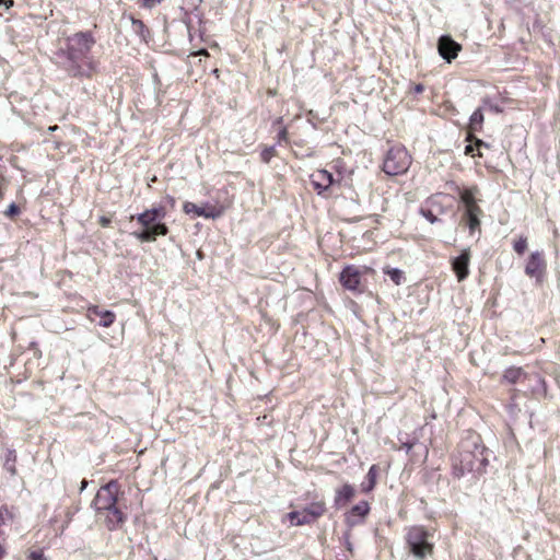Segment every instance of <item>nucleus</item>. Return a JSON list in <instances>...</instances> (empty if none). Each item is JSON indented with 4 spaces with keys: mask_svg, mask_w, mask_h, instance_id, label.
<instances>
[{
    "mask_svg": "<svg viewBox=\"0 0 560 560\" xmlns=\"http://www.w3.org/2000/svg\"><path fill=\"white\" fill-rule=\"evenodd\" d=\"M523 376H525V372L521 368H509L505 370L503 374V380L510 384L517 383Z\"/></svg>",
    "mask_w": 560,
    "mask_h": 560,
    "instance_id": "obj_22",
    "label": "nucleus"
},
{
    "mask_svg": "<svg viewBox=\"0 0 560 560\" xmlns=\"http://www.w3.org/2000/svg\"><path fill=\"white\" fill-rule=\"evenodd\" d=\"M481 147H487V144L483 141L477 139L476 142H475V145L474 144L466 145L465 153L466 154H474L475 148H477L479 150Z\"/></svg>",
    "mask_w": 560,
    "mask_h": 560,
    "instance_id": "obj_28",
    "label": "nucleus"
},
{
    "mask_svg": "<svg viewBox=\"0 0 560 560\" xmlns=\"http://www.w3.org/2000/svg\"><path fill=\"white\" fill-rule=\"evenodd\" d=\"M285 135H287V131H285V130H282V131L280 132V137H281V138H283V139L285 138Z\"/></svg>",
    "mask_w": 560,
    "mask_h": 560,
    "instance_id": "obj_40",
    "label": "nucleus"
},
{
    "mask_svg": "<svg viewBox=\"0 0 560 560\" xmlns=\"http://www.w3.org/2000/svg\"><path fill=\"white\" fill-rule=\"evenodd\" d=\"M141 5L147 9H152L156 4V0H139Z\"/></svg>",
    "mask_w": 560,
    "mask_h": 560,
    "instance_id": "obj_33",
    "label": "nucleus"
},
{
    "mask_svg": "<svg viewBox=\"0 0 560 560\" xmlns=\"http://www.w3.org/2000/svg\"><path fill=\"white\" fill-rule=\"evenodd\" d=\"M305 510L307 512L308 518L314 522L325 513L326 508L323 501H318L311 503L307 508H305Z\"/></svg>",
    "mask_w": 560,
    "mask_h": 560,
    "instance_id": "obj_21",
    "label": "nucleus"
},
{
    "mask_svg": "<svg viewBox=\"0 0 560 560\" xmlns=\"http://www.w3.org/2000/svg\"><path fill=\"white\" fill-rule=\"evenodd\" d=\"M415 91L417 93H421L423 91V86L421 84L416 85Z\"/></svg>",
    "mask_w": 560,
    "mask_h": 560,
    "instance_id": "obj_36",
    "label": "nucleus"
},
{
    "mask_svg": "<svg viewBox=\"0 0 560 560\" xmlns=\"http://www.w3.org/2000/svg\"><path fill=\"white\" fill-rule=\"evenodd\" d=\"M482 124H483V114H482L481 109L478 108L471 114L470 119H469V126H468L469 137H468V139H470L471 133L478 132L481 130Z\"/></svg>",
    "mask_w": 560,
    "mask_h": 560,
    "instance_id": "obj_17",
    "label": "nucleus"
},
{
    "mask_svg": "<svg viewBox=\"0 0 560 560\" xmlns=\"http://www.w3.org/2000/svg\"><path fill=\"white\" fill-rule=\"evenodd\" d=\"M98 516L104 518L105 526L108 530L119 528L126 521V515L118 506V503L114 504L110 510H105L98 514Z\"/></svg>",
    "mask_w": 560,
    "mask_h": 560,
    "instance_id": "obj_10",
    "label": "nucleus"
},
{
    "mask_svg": "<svg viewBox=\"0 0 560 560\" xmlns=\"http://www.w3.org/2000/svg\"><path fill=\"white\" fill-rule=\"evenodd\" d=\"M197 54H198V55H205V56H208V52H207L206 50H203V49H202V50H199Z\"/></svg>",
    "mask_w": 560,
    "mask_h": 560,
    "instance_id": "obj_38",
    "label": "nucleus"
},
{
    "mask_svg": "<svg viewBox=\"0 0 560 560\" xmlns=\"http://www.w3.org/2000/svg\"><path fill=\"white\" fill-rule=\"evenodd\" d=\"M89 312L101 317L100 325L103 327H109L115 320V314L110 311H101L97 306H91Z\"/></svg>",
    "mask_w": 560,
    "mask_h": 560,
    "instance_id": "obj_16",
    "label": "nucleus"
},
{
    "mask_svg": "<svg viewBox=\"0 0 560 560\" xmlns=\"http://www.w3.org/2000/svg\"><path fill=\"white\" fill-rule=\"evenodd\" d=\"M432 203H433V200L431 199V200H429V201L427 202V206H430V205H432Z\"/></svg>",
    "mask_w": 560,
    "mask_h": 560,
    "instance_id": "obj_42",
    "label": "nucleus"
},
{
    "mask_svg": "<svg viewBox=\"0 0 560 560\" xmlns=\"http://www.w3.org/2000/svg\"><path fill=\"white\" fill-rule=\"evenodd\" d=\"M93 45L94 38L90 33L80 32L68 37V54L69 59L72 62L69 71L72 73V75H91L93 70L91 62H85L83 66H81L77 65V60L84 58Z\"/></svg>",
    "mask_w": 560,
    "mask_h": 560,
    "instance_id": "obj_2",
    "label": "nucleus"
},
{
    "mask_svg": "<svg viewBox=\"0 0 560 560\" xmlns=\"http://www.w3.org/2000/svg\"><path fill=\"white\" fill-rule=\"evenodd\" d=\"M166 212L163 207H154L139 213L137 217L131 215V220L136 219L142 226L141 231L132 232V235L141 242H154L158 236H164L168 233V228L162 220Z\"/></svg>",
    "mask_w": 560,
    "mask_h": 560,
    "instance_id": "obj_1",
    "label": "nucleus"
},
{
    "mask_svg": "<svg viewBox=\"0 0 560 560\" xmlns=\"http://www.w3.org/2000/svg\"><path fill=\"white\" fill-rule=\"evenodd\" d=\"M354 497V489L350 485H345L337 490L335 497V504L337 506L346 505Z\"/></svg>",
    "mask_w": 560,
    "mask_h": 560,
    "instance_id": "obj_14",
    "label": "nucleus"
},
{
    "mask_svg": "<svg viewBox=\"0 0 560 560\" xmlns=\"http://www.w3.org/2000/svg\"><path fill=\"white\" fill-rule=\"evenodd\" d=\"M470 260V253L468 249H464L462 254L454 258L452 261V267L454 272L457 276L458 281H463L467 278L469 270L468 265Z\"/></svg>",
    "mask_w": 560,
    "mask_h": 560,
    "instance_id": "obj_13",
    "label": "nucleus"
},
{
    "mask_svg": "<svg viewBox=\"0 0 560 560\" xmlns=\"http://www.w3.org/2000/svg\"><path fill=\"white\" fill-rule=\"evenodd\" d=\"M482 452L476 447L475 452L462 450L453 459V474L460 478L468 472H479L485 465Z\"/></svg>",
    "mask_w": 560,
    "mask_h": 560,
    "instance_id": "obj_3",
    "label": "nucleus"
},
{
    "mask_svg": "<svg viewBox=\"0 0 560 560\" xmlns=\"http://www.w3.org/2000/svg\"><path fill=\"white\" fill-rule=\"evenodd\" d=\"M439 54L447 62H451L458 55L462 49L460 45L453 40L450 36H442L438 43Z\"/></svg>",
    "mask_w": 560,
    "mask_h": 560,
    "instance_id": "obj_11",
    "label": "nucleus"
},
{
    "mask_svg": "<svg viewBox=\"0 0 560 560\" xmlns=\"http://www.w3.org/2000/svg\"><path fill=\"white\" fill-rule=\"evenodd\" d=\"M20 212V209L19 207L15 205V203H11L7 210V214L8 215H14V214H18Z\"/></svg>",
    "mask_w": 560,
    "mask_h": 560,
    "instance_id": "obj_32",
    "label": "nucleus"
},
{
    "mask_svg": "<svg viewBox=\"0 0 560 560\" xmlns=\"http://www.w3.org/2000/svg\"><path fill=\"white\" fill-rule=\"evenodd\" d=\"M546 270V262L540 252L533 253L525 266V273L530 278L541 281Z\"/></svg>",
    "mask_w": 560,
    "mask_h": 560,
    "instance_id": "obj_9",
    "label": "nucleus"
},
{
    "mask_svg": "<svg viewBox=\"0 0 560 560\" xmlns=\"http://www.w3.org/2000/svg\"><path fill=\"white\" fill-rule=\"evenodd\" d=\"M482 213L480 208H471L466 210L467 224L470 231H475L480 225L479 215Z\"/></svg>",
    "mask_w": 560,
    "mask_h": 560,
    "instance_id": "obj_19",
    "label": "nucleus"
},
{
    "mask_svg": "<svg viewBox=\"0 0 560 560\" xmlns=\"http://www.w3.org/2000/svg\"><path fill=\"white\" fill-rule=\"evenodd\" d=\"M120 486L116 480H112L97 491L92 505L96 514H101L105 510H110L114 504L118 503V493Z\"/></svg>",
    "mask_w": 560,
    "mask_h": 560,
    "instance_id": "obj_5",
    "label": "nucleus"
},
{
    "mask_svg": "<svg viewBox=\"0 0 560 560\" xmlns=\"http://www.w3.org/2000/svg\"><path fill=\"white\" fill-rule=\"evenodd\" d=\"M369 503L361 501L351 509L349 515L347 516V522L351 525H354L357 523L354 517L363 518L369 513Z\"/></svg>",
    "mask_w": 560,
    "mask_h": 560,
    "instance_id": "obj_15",
    "label": "nucleus"
},
{
    "mask_svg": "<svg viewBox=\"0 0 560 560\" xmlns=\"http://www.w3.org/2000/svg\"><path fill=\"white\" fill-rule=\"evenodd\" d=\"M4 0H0V5L3 3Z\"/></svg>",
    "mask_w": 560,
    "mask_h": 560,
    "instance_id": "obj_44",
    "label": "nucleus"
},
{
    "mask_svg": "<svg viewBox=\"0 0 560 560\" xmlns=\"http://www.w3.org/2000/svg\"><path fill=\"white\" fill-rule=\"evenodd\" d=\"M340 282L345 289L361 293L363 287L361 284V272L357 267L348 266L340 273Z\"/></svg>",
    "mask_w": 560,
    "mask_h": 560,
    "instance_id": "obj_8",
    "label": "nucleus"
},
{
    "mask_svg": "<svg viewBox=\"0 0 560 560\" xmlns=\"http://www.w3.org/2000/svg\"><path fill=\"white\" fill-rule=\"evenodd\" d=\"M3 4L5 5L7 9H10L11 7H13L14 1L13 0H4Z\"/></svg>",
    "mask_w": 560,
    "mask_h": 560,
    "instance_id": "obj_35",
    "label": "nucleus"
},
{
    "mask_svg": "<svg viewBox=\"0 0 560 560\" xmlns=\"http://www.w3.org/2000/svg\"><path fill=\"white\" fill-rule=\"evenodd\" d=\"M26 557L27 560H47L42 550H31Z\"/></svg>",
    "mask_w": 560,
    "mask_h": 560,
    "instance_id": "obj_29",
    "label": "nucleus"
},
{
    "mask_svg": "<svg viewBox=\"0 0 560 560\" xmlns=\"http://www.w3.org/2000/svg\"><path fill=\"white\" fill-rule=\"evenodd\" d=\"M100 223L102 226L106 228L109 225L110 223V219L109 218H106V217H101L100 219Z\"/></svg>",
    "mask_w": 560,
    "mask_h": 560,
    "instance_id": "obj_34",
    "label": "nucleus"
},
{
    "mask_svg": "<svg viewBox=\"0 0 560 560\" xmlns=\"http://www.w3.org/2000/svg\"><path fill=\"white\" fill-rule=\"evenodd\" d=\"M183 210L187 214L194 213L197 217H203L207 219H217L223 213V209L221 208L209 207L206 209L205 207L197 206L190 201L184 203Z\"/></svg>",
    "mask_w": 560,
    "mask_h": 560,
    "instance_id": "obj_12",
    "label": "nucleus"
},
{
    "mask_svg": "<svg viewBox=\"0 0 560 560\" xmlns=\"http://www.w3.org/2000/svg\"><path fill=\"white\" fill-rule=\"evenodd\" d=\"M275 155V149L272 147L270 148H266L262 152H261V160L266 163H268L270 161V159Z\"/></svg>",
    "mask_w": 560,
    "mask_h": 560,
    "instance_id": "obj_30",
    "label": "nucleus"
},
{
    "mask_svg": "<svg viewBox=\"0 0 560 560\" xmlns=\"http://www.w3.org/2000/svg\"><path fill=\"white\" fill-rule=\"evenodd\" d=\"M420 213L431 223L436 222L438 218L429 207H421Z\"/></svg>",
    "mask_w": 560,
    "mask_h": 560,
    "instance_id": "obj_27",
    "label": "nucleus"
},
{
    "mask_svg": "<svg viewBox=\"0 0 560 560\" xmlns=\"http://www.w3.org/2000/svg\"><path fill=\"white\" fill-rule=\"evenodd\" d=\"M288 518L290 520L291 525H293V526H300V525L310 524L313 522L311 518H308V515H307V512L305 509L302 511L290 512L288 514Z\"/></svg>",
    "mask_w": 560,
    "mask_h": 560,
    "instance_id": "obj_18",
    "label": "nucleus"
},
{
    "mask_svg": "<svg viewBox=\"0 0 560 560\" xmlns=\"http://www.w3.org/2000/svg\"><path fill=\"white\" fill-rule=\"evenodd\" d=\"M88 482L86 480H82L80 490L83 491L86 487Z\"/></svg>",
    "mask_w": 560,
    "mask_h": 560,
    "instance_id": "obj_37",
    "label": "nucleus"
},
{
    "mask_svg": "<svg viewBox=\"0 0 560 560\" xmlns=\"http://www.w3.org/2000/svg\"><path fill=\"white\" fill-rule=\"evenodd\" d=\"M131 23L137 32H142L144 30V24L142 21L131 18Z\"/></svg>",
    "mask_w": 560,
    "mask_h": 560,
    "instance_id": "obj_31",
    "label": "nucleus"
},
{
    "mask_svg": "<svg viewBox=\"0 0 560 560\" xmlns=\"http://www.w3.org/2000/svg\"><path fill=\"white\" fill-rule=\"evenodd\" d=\"M2 556H3V549H2V547L0 546V559L2 558Z\"/></svg>",
    "mask_w": 560,
    "mask_h": 560,
    "instance_id": "obj_41",
    "label": "nucleus"
},
{
    "mask_svg": "<svg viewBox=\"0 0 560 560\" xmlns=\"http://www.w3.org/2000/svg\"><path fill=\"white\" fill-rule=\"evenodd\" d=\"M314 187L322 194L323 190L329 189L334 185L352 187L346 179H335L334 175L326 170H318L311 175Z\"/></svg>",
    "mask_w": 560,
    "mask_h": 560,
    "instance_id": "obj_7",
    "label": "nucleus"
},
{
    "mask_svg": "<svg viewBox=\"0 0 560 560\" xmlns=\"http://www.w3.org/2000/svg\"><path fill=\"white\" fill-rule=\"evenodd\" d=\"M514 250L522 255L525 253L526 248H527V240L526 237H520L517 241L514 242Z\"/></svg>",
    "mask_w": 560,
    "mask_h": 560,
    "instance_id": "obj_26",
    "label": "nucleus"
},
{
    "mask_svg": "<svg viewBox=\"0 0 560 560\" xmlns=\"http://www.w3.org/2000/svg\"><path fill=\"white\" fill-rule=\"evenodd\" d=\"M428 532L423 527H412L407 535V541L411 552L417 558H423L431 553L432 545L428 541Z\"/></svg>",
    "mask_w": 560,
    "mask_h": 560,
    "instance_id": "obj_6",
    "label": "nucleus"
},
{
    "mask_svg": "<svg viewBox=\"0 0 560 560\" xmlns=\"http://www.w3.org/2000/svg\"><path fill=\"white\" fill-rule=\"evenodd\" d=\"M384 272L389 276L390 280L399 285L404 280V272L397 268H385Z\"/></svg>",
    "mask_w": 560,
    "mask_h": 560,
    "instance_id": "obj_24",
    "label": "nucleus"
},
{
    "mask_svg": "<svg viewBox=\"0 0 560 560\" xmlns=\"http://www.w3.org/2000/svg\"><path fill=\"white\" fill-rule=\"evenodd\" d=\"M378 475V469L375 465H372L369 469V472L366 475V481L362 483V490L364 492H370L374 489L376 485V479Z\"/></svg>",
    "mask_w": 560,
    "mask_h": 560,
    "instance_id": "obj_20",
    "label": "nucleus"
},
{
    "mask_svg": "<svg viewBox=\"0 0 560 560\" xmlns=\"http://www.w3.org/2000/svg\"><path fill=\"white\" fill-rule=\"evenodd\" d=\"M15 460H16V455L13 451H10L8 453V456H7V460L4 463V468L11 474V475H15L16 474V469H15Z\"/></svg>",
    "mask_w": 560,
    "mask_h": 560,
    "instance_id": "obj_25",
    "label": "nucleus"
},
{
    "mask_svg": "<svg viewBox=\"0 0 560 560\" xmlns=\"http://www.w3.org/2000/svg\"><path fill=\"white\" fill-rule=\"evenodd\" d=\"M2 523H3V521H2V518L0 517V526L2 525Z\"/></svg>",
    "mask_w": 560,
    "mask_h": 560,
    "instance_id": "obj_43",
    "label": "nucleus"
},
{
    "mask_svg": "<svg viewBox=\"0 0 560 560\" xmlns=\"http://www.w3.org/2000/svg\"><path fill=\"white\" fill-rule=\"evenodd\" d=\"M460 199L462 201L465 203L466 206V210L467 209H471V208H479L477 205H476V201H475V195H474V191L471 189H466L462 192L460 195Z\"/></svg>",
    "mask_w": 560,
    "mask_h": 560,
    "instance_id": "obj_23",
    "label": "nucleus"
},
{
    "mask_svg": "<svg viewBox=\"0 0 560 560\" xmlns=\"http://www.w3.org/2000/svg\"><path fill=\"white\" fill-rule=\"evenodd\" d=\"M57 129H58V126H56V125L48 128L49 131H55Z\"/></svg>",
    "mask_w": 560,
    "mask_h": 560,
    "instance_id": "obj_39",
    "label": "nucleus"
},
{
    "mask_svg": "<svg viewBox=\"0 0 560 560\" xmlns=\"http://www.w3.org/2000/svg\"><path fill=\"white\" fill-rule=\"evenodd\" d=\"M411 158L404 147H392L384 159L383 171L389 176H397L408 171Z\"/></svg>",
    "mask_w": 560,
    "mask_h": 560,
    "instance_id": "obj_4",
    "label": "nucleus"
}]
</instances>
